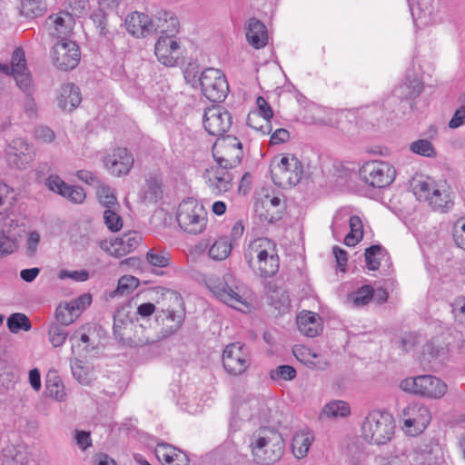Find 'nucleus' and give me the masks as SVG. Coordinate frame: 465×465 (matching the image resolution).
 <instances>
[{"label": "nucleus", "mask_w": 465, "mask_h": 465, "mask_svg": "<svg viewBox=\"0 0 465 465\" xmlns=\"http://www.w3.org/2000/svg\"><path fill=\"white\" fill-rule=\"evenodd\" d=\"M97 195L99 197L100 203L107 209H111L114 205H117V199L114 193L112 188L106 185H100L98 187Z\"/></svg>", "instance_id": "54"}, {"label": "nucleus", "mask_w": 465, "mask_h": 465, "mask_svg": "<svg viewBox=\"0 0 465 465\" xmlns=\"http://www.w3.org/2000/svg\"><path fill=\"white\" fill-rule=\"evenodd\" d=\"M232 116L221 105L208 108L203 115V126L213 136L223 135L232 126Z\"/></svg>", "instance_id": "16"}, {"label": "nucleus", "mask_w": 465, "mask_h": 465, "mask_svg": "<svg viewBox=\"0 0 465 465\" xmlns=\"http://www.w3.org/2000/svg\"><path fill=\"white\" fill-rule=\"evenodd\" d=\"M418 337L416 332H406L397 340L396 343L402 351H409L418 343Z\"/></svg>", "instance_id": "58"}, {"label": "nucleus", "mask_w": 465, "mask_h": 465, "mask_svg": "<svg viewBox=\"0 0 465 465\" xmlns=\"http://www.w3.org/2000/svg\"><path fill=\"white\" fill-rule=\"evenodd\" d=\"M46 393L48 396L57 400L64 401L65 398L64 387L61 382V379L55 372L47 374L46 381Z\"/></svg>", "instance_id": "40"}, {"label": "nucleus", "mask_w": 465, "mask_h": 465, "mask_svg": "<svg viewBox=\"0 0 465 465\" xmlns=\"http://www.w3.org/2000/svg\"><path fill=\"white\" fill-rule=\"evenodd\" d=\"M59 278H71L75 282H84L89 278V272L86 270L72 271L61 270L59 272Z\"/></svg>", "instance_id": "61"}, {"label": "nucleus", "mask_w": 465, "mask_h": 465, "mask_svg": "<svg viewBox=\"0 0 465 465\" xmlns=\"http://www.w3.org/2000/svg\"><path fill=\"white\" fill-rule=\"evenodd\" d=\"M425 200L429 202L430 205L434 210L440 212H447L453 205V202L450 200V195L445 193H442L439 189H433L431 195H426Z\"/></svg>", "instance_id": "38"}, {"label": "nucleus", "mask_w": 465, "mask_h": 465, "mask_svg": "<svg viewBox=\"0 0 465 465\" xmlns=\"http://www.w3.org/2000/svg\"><path fill=\"white\" fill-rule=\"evenodd\" d=\"M408 3L411 8V15L414 20H416V15H418V18H426L432 14L433 0H418L416 3V6H414V4L411 0H408Z\"/></svg>", "instance_id": "48"}, {"label": "nucleus", "mask_w": 465, "mask_h": 465, "mask_svg": "<svg viewBox=\"0 0 465 465\" xmlns=\"http://www.w3.org/2000/svg\"><path fill=\"white\" fill-rule=\"evenodd\" d=\"M232 242L228 235L220 236L209 248V256L215 261H223L231 253Z\"/></svg>", "instance_id": "32"}, {"label": "nucleus", "mask_w": 465, "mask_h": 465, "mask_svg": "<svg viewBox=\"0 0 465 465\" xmlns=\"http://www.w3.org/2000/svg\"><path fill=\"white\" fill-rule=\"evenodd\" d=\"M223 365L231 375L242 374L251 365L249 348L240 342L227 345L223 353Z\"/></svg>", "instance_id": "13"}, {"label": "nucleus", "mask_w": 465, "mask_h": 465, "mask_svg": "<svg viewBox=\"0 0 465 465\" xmlns=\"http://www.w3.org/2000/svg\"><path fill=\"white\" fill-rule=\"evenodd\" d=\"M104 220L107 228L112 232H117L123 226L122 218L112 209H106L104 211Z\"/></svg>", "instance_id": "56"}, {"label": "nucleus", "mask_w": 465, "mask_h": 465, "mask_svg": "<svg viewBox=\"0 0 465 465\" xmlns=\"http://www.w3.org/2000/svg\"><path fill=\"white\" fill-rule=\"evenodd\" d=\"M298 329L305 336L313 338L322 331V318L315 312H303L297 317Z\"/></svg>", "instance_id": "26"}, {"label": "nucleus", "mask_w": 465, "mask_h": 465, "mask_svg": "<svg viewBox=\"0 0 465 465\" xmlns=\"http://www.w3.org/2000/svg\"><path fill=\"white\" fill-rule=\"evenodd\" d=\"M412 460L415 465H432L436 460V456L433 449L425 445L415 450Z\"/></svg>", "instance_id": "47"}, {"label": "nucleus", "mask_w": 465, "mask_h": 465, "mask_svg": "<svg viewBox=\"0 0 465 465\" xmlns=\"http://www.w3.org/2000/svg\"><path fill=\"white\" fill-rule=\"evenodd\" d=\"M46 11L44 0H21L20 13L28 18L42 16Z\"/></svg>", "instance_id": "36"}, {"label": "nucleus", "mask_w": 465, "mask_h": 465, "mask_svg": "<svg viewBox=\"0 0 465 465\" xmlns=\"http://www.w3.org/2000/svg\"><path fill=\"white\" fill-rule=\"evenodd\" d=\"M403 104L401 98L395 96V90L393 89L392 93L383 100L382 107L390 113H401L403 114Z\"/></svg>", "instance_id": "55"}, {"label": "nucleus", "mask_w": 465, "mask_h": 465, "mask_svg": "<svg viewBox=\"0 0 465 465\" xmlns=\"http://www.w3.org/2000/svg\"><path fill=\"white\" fill-rule=\"evenodd\" d=\"M145 189L140 193V198L143 203H157L163 198V182L157 175H150L145 180Z\"/></svg>", "instance_id": "29"}, {"label": "nucleus", "mask_w": 465, "mask_h": 465, "mask_svg": "<svg viewBox=\"0 0 465 465\" xmlns=\"http://www.w3.org/2000/svg\"><path fill=\"white\" fill-rule=\"evenodd\" d=\"M374 295V289L371 285H363L357 291L348 294L347 300L355 307H362L368 304Z\"/></svg>", "instance_id": "37"}, {"label": "nucleus", "mask_w": 465, "mask_h": 465, "mask_svg": "<svg viewBox=\"0 0 465 465\" xmlns=\"http://www.w3.org/2000/svg\"><path fill=\"white\" fill-rule=\"evenodd\" d=\"M205 282L209 290L229 306L238 308L239 305H246L244 299L240 294V287L231 273H225L222 279L211 275Z\"/></svg>", "instance_id": "5"}, {"label": "nucleus", "mask_w": 465, "mask_h": 465, "mask_svg": "<svg viewBox=\"0 0 465 465\" xmlns=\"http://www.w3.org/2000/svg\"><path fill=\"white\" fill-rule=\"evenodd\" d=\"M430 412L423 404L413 403L402 411L403 424L406 428H414L415 433L422 432L430 421Z\"/></svg>", "instance_id": "17"}, {"label": "nucleus", "mask_w": 465, "mask_h": 465, "mask_svg": "<svg viewBox=\"0 0 465 465\" xmlns=\"http://www.w3.org/2000/svg\"><path fill=\"white\" fill-rule=\"evenodd\" d=\"M49 341L54 347L62 346L68 337L65 326H62L57 322H53L48 328Z\"/></svg>", "instance_id": "46"}, {"label": "nucleus", "mask_w": 465, "mask_h": 465, "mask_svg": "<svg viewBox=\"0 0 465 465\" xmlns=\"http://www.w3.org/2000/svg\"><path fill=\"white\" fill-rule=\"evenodd\" d=\"M91 20L99 31V35L106 40L112 39V33L107 28V15L102 8L94 10L91 16Z\"/></svg>", "instance_id": "44"}, {"label": "nucleus", "mask_w": 465, "mask_h": 465, "mask_svg": "<svg viewBox=\"0 0 465 465\" xmlns=\"http://www.w3.org/2000/svg\"><path fill=\"white\" fill-rule=\"evenodd\" d=\"M451 312L454 317L458 319L459 316H463L465 319V297H457L450 304Z\"/></svg>", "instance_id": "64"}, {"label": "nucleus", "mask_w": 465, "mask_h": 465, "mask_svg": "<svg viewBox=\"0 0 465 465\" xmlns=\"http://www.w3.org/2000/svg\"><path fill=\"white\" fill-rule=\"evenodd\" d=\"M394 420L385 411L370 412L361 426L362 438L370 444L383 445L390 441L394 433Z\"/></svg>", "instance_id": "3"}, {"label": "nucleus", "mask_w": 465, "mask_h": 465, "mask_svg": "<svg viewBox=\"0 0 465 465\" xmlns=\"http://www.w3.org/2000/svg\"><path fill=\"white\" fill-rule=\"evenodd\" d=\"M173 35L160 36L154 45V54L160 63L166 66H174L181 56L180 44L173 39Z\"/></svg>", "instance_id": "19"}, {"label": "nucleus", "mask_w": 465, "mask_h": 465, "mask_svg": "<svg viewBox=\"0 0 465 465\" xmlns=\"http://www.w3.org/2000/svg\"><path fill=\"white\" fill-rule=\"evenodd\" d=\"M423 88V83L414 74V72L408 71L403 82L394 88L395 96L401 98L404 102L403 114L414 111L415 100L422 93Z\"/></svg>", "instance_id": "14"}, {"label": "nucleus", "mask_w": 465, "mask_h": 465, "mask_svg": "<svg viewBox=\"0 0 465 465\" xmlns=\"http://www.w3.org/2000/svg\"><path fill=\"white\" fill-rule=\"evenodd\" d=\"M64 15L67 16L68 14H64ZM48 19L54 25L58 35H66L69 32L70 28L66 25V19L63 14L50 15Z\"/></svg>", "instance_id": "59"}, {"label": "nucleus", "mask_w": 465, "mask_h": 465, "mask_svg": "<svg viewBox=\"0 0 465 465\" xmlns=\"http://www.w3.org/2000/svg\"><path fill=\"white\" fill-rule=\"evenodd\" d=\"M246 38L254 48L264 47L268 42V34L264 24L255 18L250 19Z\"/></svg>", "instance_id": "28"}, {"label": "nucleus", "mask_w": 465, "mask_h": 465, "mask_svg": "<svg viewBox=\"0 0 465 465\" xmlns=\"http://www.w3.org/2000/svg\"><path fill=\"white\" fill-rule=\"evenodd\" d=\"M71 371L74 378L82 385H91L94 380V367L77 358L71 360Z\"/></svg>", "instance_id": "30"}, {"label": "nucleus", "mask_w": 465, "mask_h": 465, "mask_svg": "<svg viewBox=\"0 0 465 465\" xmlns=\"http://www.w3.org/2000/svg\"><path fill=\"white\" fill-rule=\"evenodd\" d=\"M256 103L259 107V113L249 114L247 124L260 131L262 134H268L272 132L270 120L273 116L272 110L262 96H259Z\"/></svg>", "instance_id": "22"}, {"label": "nucleus", "mask_w": 465, "mask_h": 465, "mask_svg": "<svg viewBox=\"0 0 465 465\" xmlns=\"http://www.w3.org/2000/svg\"><path fill=\"white\" fill-rule=\"evenodd\" d=\"M296 370L291 365H280L270 371V377L273 381H292L296 377Z\"/></svg>", "instance_id": "50"}, {"label": "nucleus", "mask_w": 465, "mask_h": 465, "mask_svg": "<svg viewBox=\"0 0 465 465\" xmlns=\"http://www.w3.org/2000/svg\"><path fill=\"white\" fill-rule=\"evenodd\" d=\"M271 417V410L263 398L247 396L234 401L232 420H250L256 419L260 421H268Z\"/></svg>", "instance_id": "9"}, {"label": "nucleus", "mask_w": 465, "mask_h": 465, "mask_svg": "<svg viewBox=\"0 0 465 465\" xmlns=\"http://www.w3.org/2000/svg\"><path fill=\"white\" fill-rule=\"evenodd\" d=\"M262 205L266 208V213L261 215L264 217L266 221L272 223L282 219L284 204L282 203V199L279 196H269L265 195L262 200Z\"/></svg>", "instance_id": "31"}, {"label": "nucleus", "mask_w": 465, "mask_h": 465, "mask_svg": "<svg viewBox=\"0 0 465 465\" xmlns=\"http://www.w3.org/2000/svg\"><path fill=\"white\" fill-rule=\"evenodd\" d=\"M34 150L23 139H15L6 150V159L10 166L24 169L34 160Z\"/></svg>", "instance_id": "18"}, {"label": "nucleus", "mask_w": 465, "mask_h": 465, "mask_svg": "<svg viewBox=\"0 0 465 465\" xmlns=\"http://www.w3.org/2000/svg\"><path fill=\"white\" fill-rule=\"evenodd\" d=\"M410 150L423 157L435 158L437 151L429 139H418L410 144Z\"/></svg>", "instance_id": "43"}, {"label": "nucleus", "mask_w": 465, "mask_h": 465, "mask_svg": "<svg viewBox=\"0 0 465 465\" xmlns=\"http://www.w3.org/2000/svg\"><path fill=\"white\" fill-rule=\"evenodd\" d=\"M400 387L404 391L431 399L441 398L447 391L446 383L432 375L406 378Z\"/></svg>", "instance_id": "8"}, {"label": "nucleus", "mask_w": 465, "mask_h": 465, "mask_svg": "<svg viewBox=\"0 0 465 465\" xmlns=\"http://www.w3.org/2000/svg\"><path fill=\"white\" fill-rule=\"evenodd\" d=\"M351 414V407L348 402L341 400H333L324 405L321 417L330 419L346 418Z\"/></svg>", "instance_id": "33"}, {"label": "nucleus", "mask_w": 465, "mask_h": 465, "mask_svg": "<svg viewBox=\"0 0 465 465\" xmlns=\"http://www.w3.org/2000/svg\"><path fill=\"white\" fill-rule=\"evenodd\" d=\"M15 80L16 85L26 94L31 95L34 91V84L30 73L23 71L15 74H12Z\"/></svg>", "instance_id": "51"}, {"label": "nucleus", "mask_w": 465, "mask_h": 465, "mask_svg": "<svg viewBox=\"0 0 465 465\" xmlns=\"http://www.w3.org/2000/svg\"><path fill=\"white\" fill-rule=\"evenodd\" d=\"M107 170L114 176L127 174L134 164V157L125 148L115 149L111 155L104 157Z\"/></svg>", "instance_id": "21"}, {"label": "nucleus", "mask_w": 465, "mask_h": 465, "mask_svg": "<svg viewBox=\"0 0 465 465\" xmlns=\"http://www.w3.org/2000/svg\"><path fill=\"white\" fill-rule=\"evenodd\" d=\"M125 26L129 34L135 38H145L153 34L151 17L142 12H133L125 18Z\"/></svg>", "instance_id": "24"}, {"label": "nucleus", "mask_w": 465, "mask_h": 465, "mask_svg": "<svg viewBox=\"0 0 465 465\" xmlns=\"http://www.w3.org/2000/svg\"><path fill=\"white\" fill-rule=\"evenodd\" d=\"M212 153L216 163L223 168H235L243 157L242 143L237 137L232 135L217 139Z\"/></svg>", "instance_id": "6"}, {"label": "nucleus", "mask_w": 465, "mask_h": 465, "mask_svg": "<svg viewBox=\"0 0 465 465\" xmlns=\"http://www.w3.org/2000/svg\"><path fill=\"white\" fill-rule=\"evenodd\" d=\"M176 220L185 232L199 234L206 228L207 212L195 199L188 198L179 204Z\"/></svg>", "instance_id": "4"}, {"label": "nucleus", "mask_w": 465, "mask_h": 465, "mask_svg": "<svg viewBox=\"0 0 465 465\" xmlns=\"http://www.w3.org/2000/svg\"><path fill=\"white\" fill-rule=\"evenodd\" d=\"M423 351L432 358H438L444 356L448 352V348L439 338H433L424 345Z\"/></svg>", "instance_id": "49"}, {"label": "nucleus", "mask_w": 465, "mask_h": 465, "mask_svg": "<svg viewBox=\"0 0 465 465\" xmlns=\"http://www.w3.org/2000/svg\"><path fill=\"white\" fill-rule=\"evenodd\" d=\"M385 254L386 251L381 245L373 244L366 248L364 252L366 267L370 271L378 270L381 264V258Z\"/></svg>", "instance_id": "39"}, {"label": "nucleus", "mask_w": 465, "mask_h": 465, "mask_svg": "<svg viewBox=\"0 0 465 465\" xmlns=\"http://www.w3.org/2000/svg\"><path fill=\"white\" fill-rule=\"evenodd\" d=\"M12 74L27 71L25 52L22 47H17L12 54L11 64Z\"/></svg>", "instance_id": "53"}, {"label": "nucleus", "mask_w": 465, "mask_h": 465, "mask_svg": "<svg viewBox=\"0 0 465 465\" xmlns=\"http://www.w3.org/2000/svg\"><path fill=\"white\" fill-rule=\"evenodd\" d=\"M153 34H163L164 36L174 35L179 31V20L171 11L159 10L151 18Z\"/></svg>", "instance_id": "25"}, {"label": "nucleus", "mask_w": 465, "mask_h": 465, "mask_svg": "<svg viewBox=\"0 0 465 465\" xmlns=\"http://www.w3.org/2000/svg\"><path fill=\"white\" fill-rule=\"evenodd\" d=\"M175 448L168 444H160L155 450V454L159 460L164 461V463H170L172 455L175 453Z\"/></svg>", "instance_id": "60"}, {"label": "nucleus", "mask_w": 465, "mask_h": 465, "mask_svg": "<svg viewBox=\"0 0 465 465\" xmlns=\"http://www.w3.org/2000/svg\"><path fill=\"white\" fill-rule=\"evenodd\" d=\"M6 323L9 331L13 333H17L19 331H28L32 328L28 317L25 314L19 312L11 314L8 317Z\"/></svg>", "instance_id": "42"}, {"label": "nucleus", "mask_w": 465, "mask_h": 465, "mask_svg": "<svg viewBox=\"0 0 465 465\" xmlns=\"http://www.w3.org/2000/svg\"><path fill=\"white\" fill-rule=\"evenodd\" d=\"M141 240L142 237L138 232H129L112 240L109 245L107 242H103L101 247L108 251L111 255L120 258L134 251L139 245Z\"/></svg>", "instance_id": "20"}, {"label": "nucleus", "mask_w": 465, "mask_h": 465, "mask_svg": "<svg viewBox=\"0 0 465 465\" xmlns=\"http://www.w3.org/2000/svg\"><path fill=\"white\" fill-rule=\"evenodd\" d=\"M244 259L253 272L261 278L274 276L280 267L275 243L268 238L252 242L244 252Z\"/></svg>", "instance_id": "1"}, {"label": "nucleus", "mask_w": 465, "mask_h": 465, "mask_svg": "<svg viewBox=\"0 0 465 465\" xmlns=\"http://www.w3.org/2000/svg\"><path fill=\"white\" fill-rule=\"evenodd\" d=\"M270 171L273 183L282 188L298 184L303 173L302 163L293 155L282 156L278 163H272Z\"/></svg>", "instance_id": "7"}, {"label": "nucleus", "mask_w": 465, "mask_h": 465, "mask_svg": "<svg viewBox=\"0 0 465 465\" xmlns=\"http://www.w3.org/2000/svg\"><path fill=\"white\" fill-rule=\"evenodd\" d=\"M250 447L257 464L272 465L282 456L284 442L277 430L272 427H262L252 433Z\"/></svg>", "instance_id": "2"}, {"label": "nucleus", "mask_w": 465, "mask_h": 465, "mask_svg": "<svg viewBox=\"0 0 465 465\" xmlns=\"http://www.w3.org/2000/svg\"><path fill=\"white\" fill-rule=\"evenodd\" d=\"M35 134L36 139L47 143H52L55 139L54 132L47 126L37 127Z\"/></svg>", "instance_id": "62"}, {"label": "nucleus", "mask_w": 465, "mask_h": 465, "mask_svg": "<svg viewBox=\"0 0 465 465\" xmlns=\"http://www.w3.org/2000/svg\"><path fill=\"white\" fill-rule=\"evenodd\" d=\"M139 281L134 276L124 275L118 280L117 288L110 292V297L123 296L129 294L137 288Z\"/></svg>", "instance_id": "41"}, {"label": "nucleus", "mask_w": 465, "mask_h": 465, "mask_svg": "<svg viewBox=\"0 0 465 465\" xmlns=\"http://www.w3.org/2000/svg\"><path fill=\"white\" fill-rule=\"evenodd\" d=\"M170 301L173 306L162 310L156 314V321L163 325V336H169L177 331L185 317L184 303L182 296L177 292H171Z\"/></svg>", "instance_id": "12"}, {"label": "nucleus", "mask_w": 465, "mask_h": 465, "mask_svg": "<svg viewBox=\"0 0 465 465\" xmlns=\"http://www.w3.org/2000/svg\"><path fill=\"white\" fill-rule=\"evenodd\" d=\"M203 95L212 102H223L229 92V85L223 73L215 68L203 70L199 77Z\"/></svg>", "instance_id": "11"}, {"label": "nucleus", "mask_w": 465, "mask_h": 465, "mask_svg": "<svg viewBox=\"0 0 465 465\" xmlns=\"http://www.w3.org/2000/svg\"><path fill=\"white\" fill-rule=\"evenodd\" d=\"M313 441V436L309 432L296 433L292 440V450L297 459L304 458Z\"/></svg>", "instance_id": "34"}, {"label": "nucleus", "mask_w": 465, "mask_h": 465, "mask_svg": "<svg viewBox=\"0 0 465 465\" xmlns=\"http://www.w3.org/2000/svg\"><path fill=\"white\" fill-rule=\"evenodd\" d=\"M232 174H226L225 176L208 175L206 183L213 194L220 195L232 188Z\"/></svg>", "instance_id": "35"}, {"label": "nucleus", "mask_w": 465, "mask_h": 465, "mask_svg": "<svg viewBox=\"0 0 465 465\" xmlns=\"http://www.w3.org/2000/svg\"><path fill=\"white\" fill-rule=\"evenodd\" d=\"M146 261L154 267H167L171 261V256L165 250L150 249L146 253Z\"/></svg>", "instance_id": "45"}, {"label": "nucleus", "mask_w": 465, "mask_h": 465, "mask_svg": "<svg viewBox=\"0 0 465 465\" xmlns=\"http://www.w3.org/2000/svg\"><path fill=\"white\" fill-rule=\"evenodd\" d=\"M395 169L385 162L365 163L359 171L361 180L373 188H385L395 179Z\"/></svg>", "instance_id": "10"}, {"label": "nucleus", "mask_w": 465, "mask_h": 465, "mask_svg": "<svg viewBox=\"0 0 465 465\" xmlns=\"http://www.w3.org/2000/svg\"><path fill=\"white\" fill-rule=\"evenodd\" d=\"M302 361H304L305 365L313 370L323 371L329 365L328 361L324 357L316 353H311V351L308 352L307 359Z\"/></svg>", "instance_id": "57"}, {"label": "nucleus", "mask_w": 465, "mask_h": 465, "mask_svg": "<svg viewBox=\"0 0 465 465\" xmlns=\"http://www.w3.org/2000/svg\"><path fill=\"white\" fill-rule=\"evenodd\" d=\"M17 249L15 237L9 235L5 231H0V257L13 253Z\"/></svg>", "instance_id": "52"}, {"label": "nucleus", "mask_w": 465, "mask_h": 465, "mask_svg": "<svg viewBox=\"0 0 465 465\" xmlns=\"http://www.w3.org/2000/svg\"><path fill=\"white\" fill-rule=\"evenodd\" d=\"M465 124V105L460 106L457 109L449 122V127L451 129L459 128Z\"/></svg>", "instance_id": "63"}, {"label": "nucleus", "mask_w": 465, "mask_h": 465, "mask_svg": "<svg viewBox=\"0 0 465 465\" xmlns=\"http://www.w3.org/2000/svg\"><path fill=\"white\" fill-rule=\"evenodd\" d=\"M52 53L54 65L62 71L75 68L81 58L80 48L73 41L63 40L56 43Z\"/></svg>", "instance_id": "15"}, {"label": "nucleus", "mask_w": 465, "mask_h": 465, "mask_svg": "<svg viewBox=\"0 0 465 465\" xmlns=\"http://www.w3.org/2000/svg\"><path fill=\"white\" fill-rule=\"evenodd\" d=\"M53 192L62 195L74 203H82L86 197L84 190L80 186L69 185L57 175H50L45 182Z\"/></svg>", "instance_id": "23"}, {"label": "nucleus", "mask_w": 465, "mask_h": 465, "mask_svg": "<svg viewBox=\"0 0 465 465\" xmlns=\"http://www.w3.org/2000/svg\"><path fill=\"white\" fill-rule=\"evenodd\" d=\"M82 101L79 88L72 84L67 83L62 85L60 94L57 97L58 106L66 112L74 111Z\"/></svg>", "instance_id": "27"}]
</instances>
